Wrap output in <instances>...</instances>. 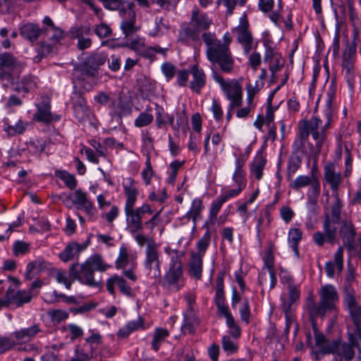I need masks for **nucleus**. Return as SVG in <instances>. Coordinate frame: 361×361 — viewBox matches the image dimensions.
Returning <instances> with one entry per match:
<instances>
[{"label": "nucleus", "instance_id": "1", "mask_svg": "<svg viewBox=\"0 0 361 361\" xmlns=\"http://www.w3.org/2000/svg\"><path fill=\"white\" fill-rule=\"evenodd\" d=\"M202 37L207 46L206 54L212 65L214 80L220 85L231 105H242L243 88L239 82L235 79L226 80L217 71L219 69L224 73H231L233 71L235 61L230 49L222 44L214 33L204 32Z\"/></svg>", "mask_w": 361, "mask_h": 361}, {"label": "nucleus", "instance_id": "2", "mask_svg": "<svg viewBox=\"0 0 361 361\" xmlns=\"http://www.w3.org/2000/svg\"><path fill=\"white\" fill-rule=\"evenodd\" d=\"M328 121L322 126V121L314 116L309 120H302L299 124L298 140H295L293 145L297 149L302 148L305 142L310 135L314 141V145L308 142L309 156L316 164L321 153L322 147L326 138V130L330 128L329 114H327Z\"/></svg>", "mask_w": 361, "mask_h": 361}, {"label": "nucleus", "instance_id": "3", "mask_svg": "<svg viewBox=\"0 0 361 361\" xmlns=\"http://www.w3.org/2000/svg\"><path fill=\"white\" fill-rule=\"evenodd\" d=\"M109 267L104 262L100 255H95L89 257L84 263L73 264L69 269V272L74 280H78L80 283L90 287H99L101 279L94 278V272L105 271Z\"/></svg>", "mask_w": 361, "mask_h": 361}, {"label": "nucleus", "instance_id": "4", "mask_svg": "<svg viewBox=\"0 0 361 361\" xmlns=\"http://www.w3.org/2000/svg\"><path fill=\"white\" fill-rule=\"evenodd\" d=\"M306 342L308 346L312 349V353L314 358L319 360L324 355L333 354L337 361H350L355 357L353 347L357 348L350 341V343L342 342L341 339H336L327 341L320 348V350H314L313 343L310 333L306 334Z\"/></svg>", "mask_w": 361, "mask_h": 361}, {"label": "nucleus", "instance_id": "5", "mask_svg": "<svg viewBox=\"0 0 361 361\" xmlns=\"http://www.w3.org/2000/svg\"><path fill=\"white\" fill-rule=\"evenodd\" d=\"M345 304L349 311L355 328L348 329V337L357 348H360L359 339L361 341V306L357 303L354 290L348 286L345 288Z\"/></svg>", "mask_w": 361, "mask_h": 361}, {"label": "nucleus", "instance_id": "6", "mask_svg": "<svg viewBox=\"0 0 361 361\" xmlns=\"http://www.w3.org/2000/svg\"><path fill=\"white\" fill-rule=\"evenodd\" d=\"M289 182L290 187L295 190L310 187L307 192V207L312 212H315L318 197L320 195V181L317 174L312 173L311 176L300 175Z\"/></svg>", "mask_w": 361, "mask_h": 361}, {"label": "nucleus", "instance_id": "7", "mask_svg": "<svg viewBox=\"0 0 361 361\" xmlns=\"http://www.w3.org/2000/svg\"><path fill=\"white\" fill-rule=\"evenodd\" d=\"M119 13L122 18L120 28L126 39L124 43L131 42L135 37H140L137 35V32L140 30V27L136 25L134 4L132 2L122 3Z\"/></svg>", "mask_w": 361, "mask_h": 361}, {"label": "nucleus", "instance_id": "8", "mask_svg": "<svg viewBox=\"0 0 361 361\" xmlns=\"http://www.w3.org/2000/svg\"><path fill=\"white\" fill-rule=\"evenodd\" d=\"M183 281L181 259L176 252L171 257L169 269L164 276L163 286L172 291H178L183 286Z\"/></svg>", "mask_w": 361, "mask_h": 361}, {"label": "nucleus", "instance_id": "9", "mask_svg": "<svg viewBox=\"0 0 361 361\" xmlns=\"http://www.w3.org/2000/svg\"><path fill=\"white\" fill-rule=\"evenodd\" d=\"M338 301V294L333 285L327 284L322 286L319 291V306H313L310 309V314L324 317L326 312L335 309Z\"/></svg>", "mask_w": 361, "mask_h": 361}, {"label": "nucleus", "instance_id": "10", "mask_svg": "<svg viewBox=\"0 0 361 361\" xmlns=\"http://www.w3.org/2000/svg\"><path fill=\"white\" fill-rule=\"evenodd\" d=\"M106 61V56L103 53L96 52L87 56L82 63H80L79 68L82 78H91L96 84V80L98 79L100 66L104 65Z\"/></svg>", "mask_w": 361, "mask_h": 361}, {"label": "nucleus", "instance_id": "11", "mask_svg": "<svg viewBox=\"0 0 361 361\" xmlns=\"http://www.w3.org/2000/svg\"><path fill=\"white\" fill-rule=\"evenodd\" d=\"M144 267L148 277L153 279L160 278L161 274L160 253L154 241H150L146 247Z\"/></svg>", "mask_w": 361, "mask_h": 361}, {"label": "nucleus", "instance_id": "12", "mask_svg": "<svg viewBox=\"0 0 361 361\" xmlns=\"http://www.w3.org/2000/svg\"><path fill=\"white\" fill-rule=\"evenodd\" d=\"M126 216L127 229L132 234H135L143 229L142 219L147 214H152V210L148 204H143L141 207L135 209H124Z\"/></svg>", "mask_w": 361, "mask_h": 361}, {"label": "nucleus", "instance_id": "13", "mask_svg": "<svg viewBox=\"0 0 361 361\" xmlns=\"http://www.w3.org/2000/svg\"><path fill=\"white\" fill-rule=\"evenodd\" d=\"M46 39L50 43L44 41L41 43L38 48V52L45 56L52 51V45L59 43L63 37V31L57 27L52 28H44V34Z\"/></svg>", "mask_w": 361, "mask_h": 361}, {"label": "nucleus", "instance_id": "14", "mask_svg": "<svg viewBox=\"0 0 361 361\" xmlns=\"http://www.w3.org/2000/svg\"><path fill=\"white\" fill-rule=\"evenodd\" d=\"M21 67V63L16 59L8 53L0 54V78L7 81L12 80L13 71Z\"/></svg>", "mask_w": 361, "mask_h": 361}, {"label": "nucleus", "instance_id": "15", "mask_svg": "<svg viewBox=\"0 0 361 361\" xmlns=\"http://www.w3.org/2000/svg\"><path fill=\"white\" fill-rule=\"evenodd\" d=\"M71 101L75 117L80 122L90 119L92 112L87 106L86 101L80 92L75 91L71 95Z\"/></svg>", "mask_w": 361, "mask_h": 361}, {"label": "nucleus", "instance_id": "16", "mask_svg": "<svg viewBox=\"0 0 361 361\" xmlns=\"http://www.w3.org/2000/svg\"><path fill=\"white\" fill-rule=\"evenodd\" d=\"M32 299V295L25 290H16L13 288H8L6 290L5 297L1 299V304L8 307L14 304L17 307L22 306L24 303L29 302Z\"/></svg>", "mask_w": 361, "mask_h": 361}, {"label": "nucleus", "instance_id": "17", "mask_svg": "<svg viewBox=\"0 0 361 361\" xmlns=\"http://www.w3.org/2000/svg\"><path fill=\"white\" fill-rule=\"evenodd\" d=\"M324 180L330 185L332 192L337 193L342 182V176L334 163L329 162L324 166Z\"/></svg>", "mask_w": 361, "mask_h": 361}, {"label": "nucleus", "instance_id": "18", "mask_svg": "<svg viewBox=\"0 0 361 361\" xmlns=\"http://www.w3.org/2000/svg\"><path fill=\"white\" fill-rule=\"evenodd\" d=\"M37 112L33 115V120L44 123H49L53 121H57L60 117L51 112V104L48 99H43L39 104H36Z\"/></svg>", "mask_w": 361, "mask_h": 361}, {"label": "nucleus", "instance_id": "19", "mask_svg": "<svg viewBox=\"0 0 361 361\" xmlns=\"http://www.w3.org/2000/svg\"><path fill=\"white\" fill-rule=\"evenodd\" d=\"M212 23V19L206 13L198 9L192 11L190 26L192 29L197 31L198 35H200V32L208 30Z\"/></svg>", "mask_w": 361, "mask_h": 361}, {"label": "nucleus", "instance_id": "20", "mask_svg": "<svg viewBox=\"0 0 361 361\" xmlns=\"http://www.w3.org/2000/svg\"><path fill=\"white\" fill-rule=\"evenodd\" d=\"M124 194L126 197V200L124 209L134 207L137 197L139 195V190L136 185L135 181L131 177L124 178L122 183Z\"/></svg>", "mask_w": 361, "mask_h": 361}, {"label": "nucleus", "instance_id": "21", "mask_svg": "<svg viewBox=\"0 0 361 361\" xmlns=\"http://www.w3.org/2000/svg\"><path fill=\"white\" fill-rule=\"evenodd\" d=\"M116 286L120 292L129 298H134L135 294L127 281L121 276L114 275L106 281L107 290L111 295L115 293L114 286Z\"/></svg>", "mask_w": 361, "mask_h": 361}, {"label": "nucleus", "instance_id": "22", "mask_svg": "<svg viewBox=\"0 0 361 361\" xmlns=\"http://www.w3.org/2000/svg\"><path fill=\"white\" fill-rule=\"evenodd\" d=\"M72 202L77 205L78 209L84 210L87 214L90 216L94 215L96 209L88 200L87 193L82 190L78 189L75 190Z\"/></svg>", "mask_w": 361, "mask_h": 361}, {"label": "nucleus", "instance_id": "23", "mask_svg": "<svg viewBox=\"0 0 361 361\" xmlns=\"http://www.w3.org/2000/svg\"><path fill=\"white\" fill-rule=\"evenodd\" d=\"M334 262L329 261L326 262L324 269L326 276L333 278L335 274V269L338 273H341L343 269V248L339 247L334 256Z\"/></svg>", "mask_w": 361, "mask_h": 361}, {"label": "nucleus", "instance_id": "24", "mask_svg": "<svg viewBox=\"0 0 361 361\" xmlns=\"http://www.w3.org/2000/svg\"><path fill=\"white\" fill-rule=\"evenodd\" d=\"M190 73L192 75L190 87L193 92L200 94L206 84V75L202 69L199 68L197 65L191 67Z\"/></svg>", "mask_w": 361, "mask_h": 361}, {"label": "nucleus", "instance_id": "25", "mask_svg": "<svg viewBox=\"0 0 361 361\" xmlns=\"http://www.w3.org/2000/svg\"><path fill=\"white\" fill-rule=\"evenodd\" d=\"M41 331L39 325L35 324L29 327L22 328L14 331L12 336L19 342L25 343L32 341Z\"/></svg>", "mask_w": 361, "mask_h": 361}, {"label": "nucleus", "instance_id": "26", "mask_svg": "<svg viewBox=\"0 0 361 361\" xmlns=\"http://www.w3.org/2000/svg\"><path fill=\"white\" fill-rule=\"evenodd\" d=\"M12 85L14 91L27 94L37 87V80L35 77L27 75L16 82H12Z\"/></svg>", "mask_w": 361, "mask_h": 361}, {"label": "nucleus", "instance_id": "27", "mask_svg": "<svg viewBox=\"0 0 361 361\" xmlns=\"http://www.w3.org/2000/svg\"><path fill=\"white\" fill-rule=\"evenodd\" d=\"M123 47H128L145 58L152 59L154 56L152 47H146L141 37H135L131 42L123 43Z\"/></svg>", "mask_w": 361, "mask_h": 361}, {"label": "nucleus", "instance_id": "28", "mask_svg": "<svg viewBox=\"0 0 361 361\" xmlns=\"http://www.w3.org/2000/svg\"><path fill=\"white\" fill-rule=\"evenodd\" d=\"M203 257L191 252L188 262V274L195 280H200L202 274Z\"/></svg>", "mask_w": 361, "mask_h": 361}, {"label": "nucleus", "instance_id": "29", "mask_svg": "<svg viewBox=\"0 0 361 361\" xmlns=\"http://www.w3.org/2000/svg\"><path fill=\"white\" fill-rule=\"evenodd\" d=\"M44 34V29L39 28L37 24L27 23L20 28V35L27 40L34 42Z\"/></svg>", "mask_w": 361, "mask_h": 361}, {"label": "nucleus", "instance_id": "30", "mask_svg": "<svg viewBox=\"0 0 361 361\" xmlns=\"http://www.w3.org/2000/svg\"><path fill=\"white\" fill-rule=\"evenodd\" d=\"M238 32V40L243 45L244 52L248 54L252 49V37L247 30V25L243 24L234 29Z\"/></svg>", "mask_w": 361, "mask_h": 361}, {"label": "nucleus", "instance_id": "31", "mask_svg": "<svg viewBox=\"0 0 361 361\" xmlns=\"http://www.w3.org/2000/svg\"><path fill=\"white\" fill-rule=\"evenodd\" d=\"M267 159L262 152L257 154L250 165V172L257 180H260L263 176V169L266 165Z\"/></svg>", "mask_w": 361, "mask_h": 361}, {"label": "nucleus", "instance_id": "32", "mask_svg": "<svg viewBox=\"0 0 361 361\" xmlns=\"http://www.w3.org/2000/svg\"><path fill=\"white\" fill-rule=\"evenodd\" d=\"M85 247V245H81L74 242L70 243L66 245L63 252L59 254V257L63 262H67L73 259Z\"/></svg>", "mask_w": 361, "mask_h": 361}, {"label": "nucleus", "instance_id": "33", "mask_svg": "<svg viewBox=\"0 0 361 361\" xmlns=\"http://www.w3.org/2000/svg\"><path fill=\"white\" fill-rule=\"evenodd\" d=\"M204 209L202 200L200 198H195L192 200L190 210L186 213L185 216L191 219L193 222V227H196L197 221L202 219V211Z\"/></svg>", "mask_w": 361, "mask_h": 361}, {"label": "nucleus", "instance_id": "34", "mask_svg": "<svg viewBox=\"0 0 361 361\" xmlns=\"http://www.w3.org/2000/svg\"><path fill=\"white\" fill-rule=\"evenodd\" d=\"M200 39L197 32L192 29L190 25L183 27L179 30L178 41L183 44H188L190 40L193 42L200 41Z\"/></svg>", "mask_w": 361, "mask_h": 361}, {"label": "nucleus", "instance_id": "35", "mask_svg": "<svg viewBox=\"0 0 361 361\" xmlns=\"http://www.w3.org/2000/svg\"><path fill=\"white\" fill-rule=\"evenodd\" d=\"M45 268L46 262L42 258H38L27 264L25 277L27 280H31L36 274Z\"/></svg>", "mask_w": 361, "mask_h": 361}, {"label": "nucleus", "instance_id": "36", "mask_svg": "<svg viewBox=\"0 0 361 361\" xmlns=\"http://www.w3.org/2000/svg\"><path fill=\"white\" fill-rule=\"evenodd\" d=\"M204 226L207 228V231L204 235L197 241V252H195V254H199L200 257H204L206 250H207L210 240H211V232H210V226L209 224V221H207L204 225Z\"/></svg>", "mask_w": 361, "mask_h": 361}, {"label": "nucleus", "instance_id": "37", "mask_svg": "<svg viewBox=\"0 0 361 361\" xmlns=\"http://www.w3.org/2000/svg\"><path fill=\"white\" fill-rule=\"evenodd\" d=\"M302 159L298 154L293 153L290 155L287 164L286 176L288 181H290L293 179L294 174L300 169Z\"/></svg>", "mask_w": 361, "mask_h": 361}, {"label": "nucleus", "instance_id": "38", "mask_svg": "<svg viewBox=\"0 0 361 361\" xmlns=\"http://www.w3.org/2000/svg\"><path fill=\"white\" fill-rule=\"evenodd\" d=\"M355 62L348 59H343L342 67L345 78L350 87H353L355 84Z\"/></svg>", "mask_w": 361, "mask_h": 361}, {"label": "nucleus", "instance_id": "39", "mask_svg": "<svg viewBox=\"0 0 361 361\" xmlns=\"http://www.w3.org/2000/svg\"><path fill=\"white\" fill-rule=\"evenodd\" d=\"M340 233L345 241H347L349 249H351L352 243L355 235V228L353 224L350 221L343 222Z\"/></svg>", "mask_w": 361, "mask_h": 361}, {"label": "nucleus", "instance_id": "40", "mask_svg": "<svg viewBox=\"0 0 361 361\" xmlns=\"http://www.w3.org/2000/svg\"><path fill=\"white\" fill-rule=\"evenodd\" d=\"M90 32L89 27L78 28L73 36L78 39V48L80 50L89 48L92 44V40L89 37H83V34L88 35Z\"/></svg>", "mask_w": 361, "mask_h": 361}, {"label": "nucleus", "instance_id": "41", "mask_svg": "<svg viewBox=\"0 0 361 361\" xmlns=\"http://www.w3.org/2000/svg\"><path fill=\"white\" fill-rule=\"evenodd\" d=\"M169 336V332L166 329L157 328L154 331L153 339L152 341V348L156 352L158 351L161 345L165 341Z\"/></svg>", "mask_w": 361, "mask_h": 361}, {"label": "nucleus", "instance_id": "42", "mask_svg": "<svg viewBox=\"0 0 361 361\" xmlns=\"http://www.w3.org/2000/svg\"><path fill=\"white\" fill-rule=\"evenodd\" d=\"M338 221L331 219L329 217H326L324 222V231L325 235L326 236V240L329 243H333L336 238V233L337 230L336 225Z\"/></svg>", "mask_w": 361, "mask_h": 361}, {"label": "nucleus", "instance_id": "43", "mask_svg": "<svg viewBox=\"0 0 361 361\" xmlns=\"http://www.w3.org/2000/svg\"><path fill=\"white\" fill-rule=\"evenodd\" d=\"M302 231L297 228H290L288 232V243L297 256L299 255L298 243L302 239Z\"/></svg>", "mask_w": 361, "mask_h": 361}, {"label": "nucleus", "instance_id": "44", "mask_svg": "<svg viewBox=\"0 0 361 361\" xmlns=\"http://www.w3.org/2000/svg\"><path fill=\"white\" fill-rule=\"evenodd\" d=\"M316 316L315 314H311V324L312 326V330L314 333V337L315 343L314 346V350H320V348L325 344L327 341V338L324 336V335L319 331L315 320L313 319V317Z\"/></svg>", "mask_w": 361, "mask_h": 361}, {"label": "nucleus", "instance_id": "45", "mask_svg": "<svg viewBox=\"0 0 361 361\" xmlns=\"http://www.w3.org/2000/svg\"><path fill=\"white\" fill-rule=\"evenodd\" d=\"M55 176L63 181L65 185L71 190H73L77 186V180L75 176L66 171H56Z\"/></svg>", "mask_w": 361, "mask_h": 361}, {"label": "nucleus", "instance_id": "46", "mask_svg": "<svg viewBox=\"0 0 361 361\" xmlns=\"http://www.w3.org/2000/svg\"><path fill=\"white\" fill-rule=\"evenodd\" d=\"M245 163V161L243 158H237L235 160V169L233 175V180L235 183H240V182L246 183L243 171Z\"/></svg>", "mask_w": 361, "mask_h": 361}, {"label": "nucleus", "instance_id": "47", "mask_svg": "<svg viewBox=\"0 0 361 361\" xmlns=\"http://www.w3.org/2000/svg\"><path fill=\"white\" fill-rule=\"evenodd\" d=\"M155 121L158 128H162L167 124V117L169 114L166 113L161 106L155 104Z\"/></svg>", "mask_w": 361, "mask_h": 361}, {"label": "nucleus", "instance_id": "48", "mask_svg": "<svg viewBox=\"0 0 361 361\" xmlns=\"http://www.w3.org/2000/svg\"><path fill=\"white\" fill-rule=\"evenodd\" d=\"M129 263V255L126 247L122 246L119 249V254L116 260V267L118 269H124Z\"/></svg>", "mask_w": 361, "mask_h": 361}, {"label": "nucleus", "instance_id": "49", "mask_svg": "<svg viewBox=\"0 0 361 361\" xmlns=\"http://www.w3.org/2000/svg\"><path fill=\"white\" fill-rule=\"evenodd\" d=\"M238 186L237 188L231 189L222 193L219 197L224 202H227L229 199L238 196L241 191L245 188L246 183L240 182V183H235Z\"/></svg>", "mask_w": 361, "mask_h": 361}, {"label": "nucleus", "instance_id": "50", "mask_svg": "<svg viewBox=\"0 0 361 361\" xmlns=\"http://www.w3.org/2000/svg\"><path fill=\"white\" fill-rule=\"evenodd\" d=\"M224 203L225 202L219 197H218L212 202L209 211V225L214 224L216 219V216Z\"/></svg>", "mask_w": 361, "mask_h": 361}, {"label": "nucleus", "instance_id": "51", "mask_svg": "<svg viewBox=\"0 0 361 361\" xmlns=\"http://www.w3.org/2000/svg\"><path fill=\"white\" fill-rule=\"evenodd\" d=\"M72 276L71 273H67L65 271H57L55 274V279L56 281L59 283H63L65 285L67 289H71L73 281L74 279L71 280L70 277Z\"/></svg>", "mask_w": 361, "mask_h": 361}, {"label": "nucleus", "instance_id": "52", "mask_svg": "<svg viewBox=\"0 0 361 361\" xmlns=\"http://www.w3.org/2000/svg\"><path fill=\"white\" fill-rule=\"evenodd\" d=\"M222 348L227 355H232L237 352L238 345L229 336H224L222 337Z\"/></svg>", "mask_w": 361, "mask_h": 361}, {"label": "nucleus", "instance_id": "53", "mask_svg": "<svg viewBox=\"0 0 361 361\" xmlns=\"http://www.w3.org/2000/svg\"><path fill=\"white\" fill-rule=\"evenodd\" d=\"M154 116L152 114L142 112L135 120V126L137 128H142L149 125L153 121Z\"/></svg>", "mask_w": 361, "mask_h": 361}, {"label": "nucleus", "instance_id": "54", "mask_svg": "<svg viewBox=\"0 0 361 361\" xmlns=\"http://www.w3.org/2000/svg\"><path fill=\"white\" fill-rule=\"evenodd\" d=\"M13 250L15 256L23 255L29 252L30 244L24 241L17 240L13 244Z\"/></svg>", "mask_w": 361, "mask_h": 361}, {"label": "nucleus", "instance_id": "55", "mask_svg": "<svg viewBox=\"0 0 361 361\" xmlns=\"http://www.w3.org/2000/svg\"><path fill=\"white\" fill-rule=\"evenodd\" d=\"M271 221L270 213L269 211H266L264 214H261L257 223V236L259 237L260 232L264 229L265 226H269Z\"/></svg>", "mask_w": 361, "mask_h": 361}, {"label": "nucleus", "instance_id": "56", "mask_svg": "<svg viewBox=\"0 0 361 361\" xmlns=\"http://www.w3.org/2000/svg\"><path fill=\"white\" fill-rule=\"evenodd\" d=\"M27 147L30 153L35 155H39L44 151L45 142L42 140H36L31 141Z\"/></svg>", "mask_w": 361, "mask_h": 361}, {"label": "nucleus", "instance_id": "57", "mask_svg": "<svg viewBox=\"0 0 361 361\" xmlns=\"http://www.w3.org/2000/svg\"><path fill=\"white\" fill-rule=\"evenodd\" d=\"M240 314L241 319L246 324L250 322V305L247 298H245L242 302V307L240 308Z\"/></svg>", "mask_w": 361, "mask_h": 361}, {"label": "nucleus", "instance_id": "58", "mask_svg": "<svg viewBox=\"0 0 361 361\" xmlns=\"http://www.w3.org/2000/svg\"><path fill=\"white\" fill-rule=\"evenodd\" d=\"M66 295L60 293L59 294L56 290H54L51 293H46L44 297V300L48 304H54L59 302L60 300L64 301Z\"/></svg>", "mask_w": 361, "mask_h": 361}, {"label": "nucleus", "instance_id": "59", "mask_svg": "<svg viewBox=\"0 0 361 361\" xmlns=\"http://www.w3.org/2000/svg\"><path fill=\"white\" fill-rule=\"evenodd\" d=\"M269 63V70L272 73V74H274L276 72H277L281 67L283 66L284 64V59L283 57L279 54L276 55L274 60L271 61Z\"/></svg>", "mask_w": 361, "mask_h": 361}, {"label": "nucleus", "instance_id": "60", "mask_svg": "<svg viewBox=\"0 0 361 361\" xmlns=\"http://www.w3.org/2000/svg\"><path fill=\"white\" fill-rule=\"evenodd\" d=\"M199 323V319L195 315H192V317L185 319L184 328L188 330L190 334H194Z\"/></svg>", "mask_w": 361, "mask_h": 361}, {"label": "nucleus", "instance_id": "61", "mask_svg": "<svg viewBox=\"0 0 361 361\" xmlns=\"http://www.w3.org/2000/svg\"><path fill=\"white\" fill-rule=\"evenodd\" d=\"M92 348L91 347V353H88L85 352V349L77 346L75 348V355L73 358L80 361H90L92 356Z\"/></svg>", "mask_w": 361, "mask_h": 361}, {"label": "nucleus", "instance_id": "62", "mask_svg": "<svg viewBox=\"0 0 361 361\" xmlns=\"http://www.w3.org/2000/svg\"><path fill=\"white\" fill-rule=\"evenodd\" d=\"M94 32L99 38H104L111 35V30L106 24L101 23L96 26Z\"/></svg>", "mask_w": 361, "mask_h": 361}, {"label": "nucleus", "instance_id": "63", "mask_svg": "<svg viewBox=\"0 0 361 361\" xmlns=\"http://www.w3.org/2000/svg\"><path fill=\"white\" fill-rule=\"evenodd\" d=\"M152 176V167L151 166L149 157H148L146 161V168L142 171V177L147 185L150 183Z\"/></svg>", "mask_w": 361, "mask_h": 361}, {"label": "nucleus", "instance_id": "64", "mask_svg": "<svg viewBox=\"0 0 361 361\" xmlns=\"http://www.w3.org/2000/svg\"><path fill=\"white\" fill-rule=\"evenodd\" d=\"M68 328L71 335V341H73L78 338H81L83 336V330L78 325L74 324H70L68 325Z\"/></svg>", "mask_w": 361, "mask_h": 361}]
</instances>
